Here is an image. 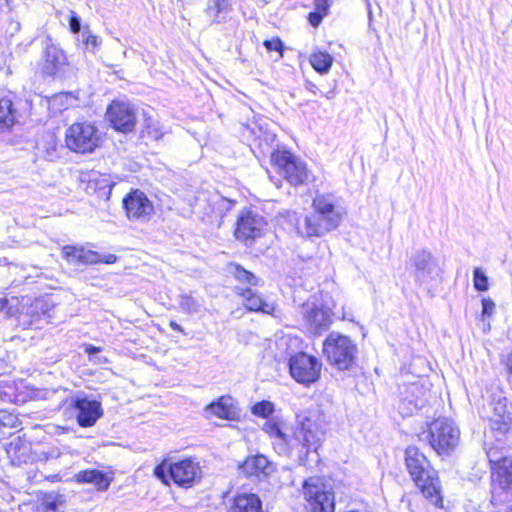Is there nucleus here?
Listing matches in <instances>:
<instances>
[{
    "label": "nucleus",
    "mask_w": 512,
    "mask_h": 512,
    "mask_svg": "<svg viewBox=\"0 0 512 512\" xmlns=\"http://www.w3.org/2000/svg\"><path fill=\"white\" fill-rule=\"evenodd\" d=\"M313 208L315 214L311 216L293 215L295 229L301 237H321L340 225L344 211L335 205L331 195H317L313 200Z\"/></svg>",
    "instance_id": "1"
},
{
    "label": "nucleus",
    "mask_w": 512,
    "mask_h": 512,
    "mask_svg": "<svg viewBox=\"0 0 512 512\" xmlns=\"http://www.w3.org/2000/svg\"><path fill=\"white\" fill-rule=\"evenodd\" d=\"M405 464L413 482L423 496L438 508H443L441 482L437 471L417 447L405 450Z\"/></svg>",
    "instance_id": "2"
},
{
    "label": "nucleus",
    "mask_w": 512,
    "mask_h": 512,
    "mask_svg": "<svg viewBox=\"0 0 512 512\" xmlns=\"http://www.w3.org/2000/svg\"><path fill=\"white\" fill-rule=\"evenodd\" d=\"M154 475L164 484H169L172 480L181 487H191L201 477V468L197 462L191 458H186L177 462L170 459H164L154 469Z\"/></svg>",
    "instance_id": "3"
},
{
    "label": "nucleus",
    "mask_w": 512,
    "mask_h": 512,
    "mask_svg": "<svg viewBox=\"0 0 512 512\" xmlns=\"http://www.w3.org/2000/svg\"><path fill=\"white\" fill-rule=\"evenodd\" d=\"M323 353L329 364L338 370H348L355 363L358 349L350 337L331 332L323 342Z\"/></svg>",
    "instance_id": "4"
},
{
    "label": "nucleus",
    "mask_w": 512,
    "mask_h": 512,
    "mask_svg": "<svg viewBox=\"0 0 512 512\" xmlns=\"http://www.w3.org/2000/svg\"><path fill=\"white\" fill-rule=\"evenodd\" d=\"M231 268L237 281L250 286L246 288L241 286L235 287V293L242 297L245 307L250 311L270 313L273 310V307L266 303L262 297L251 288L261 285V279L238 264L231 265Z\"/></svg>",
    "instance_id": "5"
},
{
    "label": "nucleus",
    "mask_w": 512,
    "mask_h": 512,
    "mask_svg": "<svg viewBox=\"0 0 512 512\" xmlns=\"http://www.w3.org/2000/svg\"><path fill=\"white\" fill-rule=\"evenodd\" d=\"M426 438L439 455H448L458 445L460 431L452 420L439 418L429 425Z\"/></svg>",
    "instance_id": "6"
},
{
    "label": "nucleus",
    "mask_w": 512,
    "mask_h": 512,
    "mask_svg": "<svg viewBox=\"0 0 512 512\" xmlns=\"http://www.w3.org/2000/svg\"><path fill=\"white\" fill-rule=\"evenodd\" d=\"M100 135L97 127L88 121L75 122L66 129V147L76 153H91L99 145Z\"/></svg>",
    "instance_id": "7"
},
{
    "label": "nucleus",
    "mask_w": 512,
    "mask_h": 512,
    "mask_svg": "<svg viewBox=\"0 0 512 512\" xmlns=\"http://www.w3.org/2000/svg\"><path fill=\"white\" fill-rule=\"evenodd\" d=\"M304 498L315 512H334V494L319 476L309 477L303 482Z\"/></svg>",
    "instance_id": "8"
},
{
    "label": "nucleus",
    "mask_w": 512,
    "mask_h": 512,
    "mask_svg": "<svg viewBox=\"0 0 512 512\" xmlns=\"http://www.w3.org/2000/svg\"><path fill=\"white\" fill-rule=\"evenodd\" d=\"M324 439V432L319 425L309 417L301 419L289 440V450L302 447L305 454L317 452Z\"/></svg>",
    "instance_id": "9"
},
{
    "label": "nucleus",
    "mask_w": 512,
    "mask_h": 512,
    "mask_svg": "<svg viewBox=\"0 0 512 512\" xmlns=\"http://www.w3.org/2000/svg\"><path fill=\"white\" fill-rule=\"evenodd\" d=\"M271 160L279 174L293 186L303 184L308 178L306 165L298 160L292 153L277 150L271 154Z\"/></svg>",
    "instance_id": "10"
},
{
    "label": "nucleus",
    "mask_w": 512,
    "mask_h": 512,
    "mask_svg": "<svg viewBox=\"0 0 512 512\" xmlns=\"http://www.w3.org/2000/svg\"><path fill=\"white\" fill-rule=\"evenodd\" d=\"M288 366L291 377L308 386L319 379L322 364L315 356L299 352L290 357Z\"/></svg>",
    "instance_id": "11"
},
{
    "label": "nucleus",
    "mask_w": 512,
    "mask_h": 512,
    "mask_svg": "<svg viewBox=\"0 0 512 512\" xmlns=\"http://www.w3.org/2000/svg\"><path fill=\"white\" fill-rule=\"evenodd\" d=\"M415 281L420 286H429L440 277V268L430 251L420 250L411 255Z\"/></svg>",
    "instance_id": "12"
},
{
    "label": "nucleus",
    "mask_w": 512,
    "mask_h": 512,
    "mask_svg": "<svg viewBox=\"0 0 512 512\" xmlns=\"http://www.w3.org/2000/svg\"><path fill=\"white\" fill-rule=\"evenodd\" d=\"M266 226L267 222L263 216L247 209L239 214L234 234L236 239L247 244L262 237Z\"/></svg>",
    "instance_id": "13"
},
{
    "label": "nucleus",
    "mask_w": 512,
    "mask_h": 512,
    "mask_svg": "<svg viewBox=\"0 0 512 512\" xmlns=\"http://www.w3.org/2000/svg\"><path fill=\"white\" fill-rule=\"evenodd\" d=\"M106 118L116 131L125 134L134 131L137 123L134 107L128 102L119 100L112 101L108 106Z\"/></svg>",
    "instance_id": "14"
},
{
    "label": "nucleus",
    "mask_w": 512,
    "mask_h": 512,
    "mask_svg": "<svg viewBox=\"0 0 512 512\" xmlns=\"http://www.w3.org/2000/svg\"><path fill=\"white\" fill-rule=\"evenodd\" d=\"M123 207L130 221L146 222L154 211L152 202L138 189L132 190L123 198Z\"/></svg>",
    "instance_id": "15"
},
{
    "label": "nucleus",
    "mask_w": 512,
    "mask_h": 512,
    "mask_svg": "<svg viewBox=\"0 0 512 512\" xmlns=\"http://www.w3.org/2000/svg\"><path fill=\"white\" fill-rule=\"evenodd\" d=\"M494 417L491 420V429L499 435L507 434L512 427V403H509L503 391L498 390L492 395Z\"/></svg>",
    "instance_id": "16"
},
{
    "label": "nucleus",
    "mask_w": 512,
    "mask_h": 512,
    "mask_svg": "<svg viewBox=\"0 0 512 512\" xmlns=\"http://www.w3.org/2000/svg\"><path fill=\"white\" fill-rule=\"evenodd\" d=\"M398 409L403 416L412 415L424 408L429 399V391L419 382L410 383L402 392Z\"/></svg>",
    "instance_id": "17"
},
{
    "label": "nucleus",
    "mask_w": 512,
    "mask_h": 512,
    "mask_svg": "<svg viewBox=\"0 0 512 512\" xmlns=\"http://www.w3.org/2000/svg\"><path fill=\"white\" fill-rule=\"evenodd\" d=\"M301 314L307 330L312 334H320L326 331L332 323L330 311L317 306L314 302L304 303L301 306Z\"/></svg>",
    "instance_id": "18"
},
{
    "label": "nucleus",
    "mask_w": 512,
    "mask_h": 512,
    "mask_svg": "<svg viewBox=\"0 0 512 512\" xmlns=\"http://www.w3.org/2000/svg\"><path fill=\"white\" fill-rule=\"evenodd\" d=\"M77 410V422L81 427H91L103 415L101 403L86 396H77L73 400Z\"/></svg>",
    "instance_id": "19"
},
{
    "label": "nucleus",
    "mask_w": 512,
    "mask_h": 512,
    "mask_svg": "<svg viewBox=\"0 0 512 512\" xmlns=\"http://www.w3.org/2000/svg\"><path fill=\"white\" fill-rule=\"evenodd\" d=\"M491 480L493 500L512 488V456L504 457L502 463L494 467L491 472Z\"/></svg>",
    "instance_id": "20"
},
{
    "label": "nucleus",
    "mask_w": 512,
    "mask_h": 512,
    "mask_svg": "<svg viewBox=\"0 0 512 512\" xmlns=\"http://www.w3.org/2000/svg\"><path fill=\"white\" fill-rule=\"evenodd\" d=\"M68 65L64 51L53 43H47L44 52L43 74L54 77L65 71Z\"/></svg>",
    "instance_id": "21"
},
{
    "label": "nucleus",
    "mask_w": 512,
    "mask_h": 512,
    "mask_svg": "<svg viewBox=\"0 0 512 512\" xmlns=\"http://www.w3.org/2000/svg\"><path fill=\"white\" fill-rule=\"evenodd\" d=\"M204 414L206 418L213 416L224 420H235L237 418L234 400L229 395L221 396L208 404L204 409Z\"/></svg>",
    "instance_id": "22"
},
{
    "label": "nucleus",
    "mask_w": 512,
    "mask_h": 512,
    "mask_svg": "<svg viewBox=\"0 0 512 512\" xmlns=\"http://www.w3.org/2000/svg\"><path fill=\"white\" fill-rule=\"evenodd\" d=\"M239 469L247 476L267 477L274 472L275 466L266 456L257 454L248 457Z\"/></svg>",
    "instance_id": "23"
},
{
    "label": "nucleus",
    "mask_w": 512,
    "mask_h": 512,
    "mask_svg": "<svg viewBox=\"0 0 512 512\" xmlns=\"http://www.w3.org/2000/svg\"><path fill=\"white\" fill-rule=\"evenodd\" d=\"M65 259L72 264L92 265L101 261L99 253L83 247L67 245L62 249Z\"/></svg>",
    "instance_id": "24"
},
{
    "label": "nucleus",
    "mask_w": 512,
    "mask_h": 512,
    "mask_svg": "<svg viewBox=\"0 0 512 512\" xmlns=\"http://www.w3.org/2000/svg\"><path fill=\"white\" fill-rule=\"evenodd\" d=\"M75 479L78 483L93 485L98 491H106L109 488L113 477L103 471L90 469L79 471L75 475Z\"/></svg>",
    "instance_id": "25"
},
{
    "label": "nucleus",
    "mask_w": 512,
    "mask_h": 512,
    "mask_svg": "<svg viewBox=\"0 0 512 512\" xmlns=\"http://www.w3.org/2000/svg\"><path fill=\"white\" fill-rule=\"evenodd\" d=\"M230 512H263L262 501L254 493H238L230 508Z\"/></svg>",
    "instance_id": "26"
},
{
    "label": "nucleus",
    "mask_w": 512,
    "mask_h": 512,
    "mask_svg": "<svg viewBox=\"0 0 512 512\" xmlns=\"http://www.w3.org/2000/svg\"><path fill=\"white\" fill-rule=\"evenodd\" d=\"M16 122V109L10 97L0 99V132L8 131Z\"/></svg>",
    "instance_id": "27"
},
{
    "label": "nucleus",
    "mask_w": 512,
    "mask_h": 512,
    "mask_svg": "<svg viewBox=\"0 0 512 512\" xmlns=\"http://www.w3.org/2000/svg\"><path fill=\"white\" fill-rule=\"evenodd\" d=\"M263 430L265 433H267L270 437L276 439L279 441V445H281V449L286 452L289 450V440L290 437L282 427V424L280 422L275 421L274 419L268 420L264 426Z\"/></svg>",
    "instance_id": "28"
},
{
    "label": "nucleus",
    "mask_w": 512,
    "mask_h": 512,
    "mask_svg": "<svg viewBox=\"0 0 512 512\" xmlns=\"http://www.w3.org/2000/svg\"><path fill=\"white\" fill-rule=\"evenodd\" d=\"M65 497L58 493H46L37 512H63L61 509L65 506Z\"/></svg>",
    "instance_id": "29"
},
{
    "label": "nucleus",
    "mask_w": 512,
    "mask_h": 512,
    "mask_svg": "<svg viewBox=\"0 0 512 512\" xmlns=\"http://www.w3.org/2000/svg\"><path fill=\"white\" fill-rule=\"evenodd\" d=\"M311 66L320 74H326L329 72L333 57L325 51H315L309 57Z\"/></svg>",
    "instance_id": "30"
},
{
    "label": "nucleus",
    "mask_w": 512,
    "mask_h": 512,
    "mask_svg": "<svg viewBox=\"0 0 512 512\" xmlns=\"http://www.w3.org/2000/svg\"><path fill=\"white\" fill-rule=\"evenodd\" d=\"M227 10V0H208L205 12L212 22H221Z\"/></svg>",
    "instance_id": "31"
},
{
    "label": "nucleus",
    "mask_w": 512,
    "mask_h": 512,
    "mask_svg": "<svg viewBox=\"0 0 512 512\" xmlns=\"http://www.w3.org/2000/svg\"><path fill=\"white\" fill-rule=\"evenodd\" d=\"M19 312V301L17 298H0V313L6 318L15 316Z\"/></svg>",
    "instance_id": "32"
},
{
    "label": "nucleus",
    "mask_w": 512,
    "mask_h": 512,
    "mask_svg": "<svg viewBox=\"0 0 512 512\" xmlns=\"http://www.w3.org/2000/svg\"><path fill=\"white\" fill-rule=\"evenodd\" d=\"M274 411V406L269 401H261L253 405L252 413L256 416L266 418Z\"/></svg>",
    "instance_id": "33"
},
{
    "label": "nucleus",
    "mask_w": 512,
    "mask_h": 512,
    "mask_svg": "<svg viewBox=\"0 0 512 512\" xmlns=\"http://www.w3.org/2000/svg\"><path fill=\"white\" fill-rule=\"evenodd\" d=\"M180 305L188 313H197L200 311L201 304L192 296L184 295L181 297Z\"/></svg>",
    "instance_id": "34"
},
{
    "label": "nucleus",
    "mask_w": 512,
    "mask_h": 512,
    "mask_svg": "<svg viewBox=\"0 0 512 512\" xmlns=\"http://www.w3.org/2000/svg\"><path fill=\"white\" fill-rule=\"evenodd\" d=\"M82 41L85 44L86 49L92 52L96 51L101 43V39L92 34L88 29L83 32Z\"/></svg>",
    "instance_id": "35"
},
{
    "label": "nucleus",
    "mask_w": 512,
    "mask_h": 512,
    "mask_svg": "<svg viewBox=\"0 0 512 512\" xmlns=\"http://www.w3.org/2000/svg\"><path fill=\"white\" fill-rule=\"evenodd\" d=\"M146 133H147L148 137H150L154 140L161 139L162 136L165 134V132L160 127L159 123L152 119L147 120Z\"/></svg>",
    "instance_id": "36"
},
{
    "label": "nucleus",
    "mask_w": 512,
    "mask_h": 512,
    "mask_svg": "<svg viewBox=\"0 0 512 512\" xmlns=\"http://www.w3.org/2000/svg\"><path fill=\"white\" fill-rule=\"evenodd\" d=\"M496 305L491 299H482V323L485 317H490L495 311Z\"/></svg>",
    "instance_id": "37"
},
{
    "label": "nucleus",
    "mask_w": 512,
    "mask_h": 512,
    "mask_svg": "<svg viewBox=\"0 0 512 512\" xmlns=\"http://www.w3.org/2000/svg\"><path fill=\"white\" fill-rule=\"evenodd\" d=\"M487 457L491 466V470H493L495 466L502 463V460L505 456H502V454L496 449H489L487 451Z\"/></svg>",
    "instance_id": "38"
},
{
    "label": "nucleus",
    "mask_w": 512,
    "mask_h": 512,
    "mask_svg": "<svg viewBox=\"0 0 512 512\" xmlns=\"http://www.w3.org/2000/svg\"><path fill=\"white\" fill-rule=\"evenodd\" d=\"M56 101L67 109L68 107L75 105L77 98L74 97L72 93H62L56 97Z\"/></svg>",
    "instance_id": "39"
},
{
    "label": "nucleus",
    "mask_w": 512,
    "mask_h": 512,
    "mask_svg": "<svg viewBox=\"0 0 512 512\" xmlns=\"http://www.w3.org/2000/svg\"><path fill=\"white\" fill-rule=\"evenodd\" d=\"M212 201L213 204H217L219 206L222 207L223 210H230L233 206V202L224 198V197H221L220 195H217L215 194L214 196H212V198L210 199Z\"/></svg>",
    "instance_id": "40"
},
{
    "label": "nucleus",
    "mask_w": 512,
    "mask_h": 512,
    "mask_svg": "<svg viewBox=\"0 0 512 512\" xmlns=\"http://www.w3.org/2000/svg\"><path fill=\"white\" fill-rule=\"evenodd\" d=\"M69 27L73 33H79L81 29V19L77 16V14L71 11V15L69 18Z\"/></svg>",
    "instance_id": "41"
},
{
    "label": "nucleus",
    "mask_w": 512,
    "mask_h": 512,
    "mask_svg": "<svg viewBox=\"0 0 512 512\" xmlns=\"http://www.w3.org/2000/svg\"><path fill=\"white\" fill-rule=\"evenodd\" d=\"M263 44L268 51H282L283 45L280 39L265 40Z\"/></svg>",
    "instance_id": "42"
},
{
    "label": "nucleus",
    "mask_w": 512,
    "mask_h": 512,
    "mask_svg": "<svg viewBox=\"0 0 512 512\" xmlns=\"http://www.w3.org/2000/svg\"><path fill=\"white\" fill-rule=\"evenodd\" d=\"M325 16L326 15L314 10L308 14V20L311 26L318 27Z\"/></svg>",
    "instance_id": "43"
},
{
    "label": "nucleus",
    "mask_w": 512,
    "mask_h": 512,
    "mask_svg": "<svg viewBox=\"0 0 512 512\" xmlns=\"http://www.w3.org/2000/svg\"><path fill=\"white\" fill-rule=\"evenodd\" d=\"M314 6L316 11L327 15L330 8V2L329 0H314Z\"/></svg>",
    "instance_id": "44"
},
{
    "label": "nucleus",
    "mask_w": 512,
    "mask_h": 512,
    "mask_svg": "<svg viewBox=\"0 0 512 512\" xmlns=\"http://www.w3.org/2000/svg\"><path fill=\"white\" fill-rule=\"evenodd\" d=\"M5 358L6 353L0 352V375L8 373L10 369V366Z\"/></svg>",
    "instance_id": "45"
},
{
    "label": "nucleus",
    "mask_w": 512,
    "mask_h": 512,
    "mask_svg": "<svg viewBox=\"0 0 512 512\" xmlns=\"http://www.w3.org/2000/svg\"><path fill=\"white\" fill-rule=\"evenodd\" d=\"M474 278H473V282H474V287L477 291H480V267H476L474 269Z\"/></svg>",
    "instance_id": "46"
},
{
    "label": "nucleus",
    "mask_w": 512,
    "mask_h": 512,
    "mask_svg": "<svg viewBox=\"0 0 512 512\" xmlns=\"http://www.w3.org/2000/svg\"><path fill=\"white\" fill-rule=\"evenodd\" d=\"M85 352L89 355V356H92V355H95L97 353L100 352V348L99 347H96V346H93V345H88L86 348H85Z\"/></svg>",
    "instance_id": "47"
},
{
    "label": "nucleus",
    "mask_w": 512,
    "mask_h": 512,
    "mask_svg": "<svg viewBox=\"0 0 512 512\" xmlns=\"http://www.w3.org/2000/svg\"><path fill=\"white\" fill-rule=\"evenodd\" d=\"M38 319H39L38 315L34 316L33 319L30 321H25L24 319H22L21 324L23 326L29 327V326L33 325Z\"/></svg>",
    "instance_id": "48"
},
{
    "label": "nucleus",
    "mask_w": 512,
    "mask_h": 512,
    "mask_svg": "<svg viewBox=\"0 0 512 512\" xmlns=\"http://www.w3.org/2000/svg\"><path fill=\"white\" fill-rule=\"evenodd\" d=\"M116 261V256L113 255V254H109L107 255L103 260L101 259L100 262H105V263H114Z\"/></svg>",
    "instance_id": "49"
},
{
    "label": "nucleus",
    "mask_w": 512,
    "mask_h": 512,
    "mask_svg": "<svg viewBox=\"0 0 512 512\" xmlns=\"http://www.w3.org/2000/svg\"><path fill=\"white\" fill-rule=\"evenodd\" d=\"M170 327L175 330V331H178V332H181L183 333V328L181 327V325H179L178 323H176L175 321H171L170 322Z\"/></svg>",
    "instance_id": "50"
},
{
    "label": "nucleus",
    "mask_w": 512,
    "mask_h": 512,
    "mask_svg": "<svg viewBox=\"0 0 512 512\" xmlns=\"http://www.w3.org/2000/svg\"><path fill=\"white\" fill-rule=\"evenodd\" d=\"M488 290V278L482 273V292Z\"/></svg>",
    "instance_id": "51"
},
{
    "label": "nucleus",
    "mask_w": 512,
    "mask_h": 512,
    "mask_svg": "<svg viewBox=\"0 0 512 512\" xmlns=\"http://www.w3.org/2000/svg\"><path fill=\"white\" fill-rule=\"evenodd\" d=\"M343 319H346V320H349V321H353V319L351 317H349L348 315H346V314H343Z\"/></svg>",
    "instance_id": "52"
},
{
    "label": "nucleus",
    "mask_w": 512,
    "mask_h": 512,
    "mask_svg": "<svg viewBox=\"0 0 512 512\" xmlns=\"http://www.w3.org/2000/svg\"><path fill=\"white\" fill-rule=\"evenodd\" d=\"M508 512H512V505L510 506Z\"/></svg>",
    "instance_id": "53"
}]
</instances>
